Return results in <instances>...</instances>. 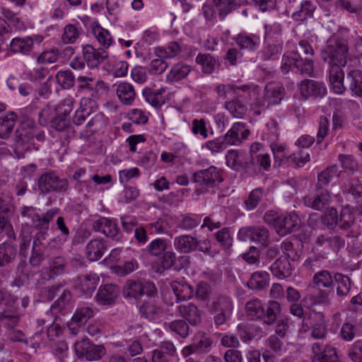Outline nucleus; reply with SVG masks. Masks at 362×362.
Instances as JSON below:
<instances>
[{
	"instance_id": "37",
	"label": "nucleus",
	"mask_w": 362,
	"mask_h": 362,
	"mask_svg": "<svg viewBox=\"0 0 362 362\" xmlns=\"http://www.w3.org/2000/svg\"><path fill=\"white\" fill-rule=\"evenodd\" d=\"M160 255V264L155 262L151 266L152 271L158 274H162L165 269L170 268L175 262V255L170 250Z\"/></svg>"
},
{
	"instance_id": "48",
	"label": "nucleus",
	"mask_w": 362,
	"mask_h": 362,
	"mask_svg": "<svg viewBox=\"0 0 362 362\" xmlns=\"http://www.w3.org/2000/svg\"><path fill=\"white\" fill-rule=\"evenodd\" d=\"M57 83L63 89H70L75 85V76L70 70H61L56 74Z\"/></svg>"
},
{
	"instance_id": "39",
	"label": "nucleus",
	"mask_w": 362,
	"mask_h": 362,
	"mask_svg": "<svg viewBox=\"0 0 362 362\" xmlns=\"http://www.w3.org/2000/svg\"><path fill=\"white\" fill-rule=\"evenodd\" d=\"M271 269L273 274L280 279H285L291 274V263L284 259L282 255L272 264Z\"/></svg>"
},
{
	"instance_id": "64",
	"label": "nucleus",
	"mask_w": 362,
	"mask_h": 362,
	"mask_svg": "<svg viewBox=\"0 0 362 362\" xmlns=\"http://www.w3.org/2000/svg\"><path fill=\"white\" fill-rule=\"evenodd\" d=\"M348 356L351 362H362V340H357L350 346Z\"/></svg>"
},
{
	"instance_id": "52",
	"label": "nucleus",
	"mask_w": 362,
	"mask_h": 362,
	"mask_svg": "<svg viewBox=\"0 0 362 362\" xmlns=\"http://www.w3.org/2000/svg\"><path fill=\"white\" fill-rule=\"evenodd\" d=\"M281 313V305L279 303L275 300H271L269 302L267 310H265L264 323L267 325H273L278 315Z\"/></svg>"
},
{
	"instance_id": "18",
	"label": "nucleus",
	"mask_w": 362,
	"mask_h": 362,
	"mask_svg": "<svg viewBox=\"0 0 362 362\" xmlns=\"http://www.w3.org/2000/svg\"><path fill=\"white\" fill-rule=\"evenodd\" d=\"M226 158L228 166L234 170L250 169V157H247L244 152L231 149L228 151Z\"/></svg>"
},
{
	"instance_id": "33",
	"label": "nucleus",
	"mask_w": 362,
	"mask_h": 362,
	"mask_svg": "<svg viewBox=\"0 0 362 362\" xmlns=\"http://www.w3.org/2000/svg\"><path fill=\"white\" fill-rule=\"evenodd\" d=\"M224 107L230 113V115L238 119H242L247 112V105L245 102L240 100L235 97L233 99L226 101Z\"/></svg>"
},
{
	"instance_id": "61",
	"label": "nucleus",
	"mask_w": 362,
	"mask_h": 362,
	"mask_svg": "<svg viewBox=\"0 0 362 362\" xmlns=\"http://www.w3.org/2000/svg\"><path fill=\"white\" fill-rule=\"evenodd\" d=\"M94 35L103 49H107L112 42V37L110 32L100 26H97L93 30Z\"/></svg>"
},
{
	"instance_id": "31",
	"label": "nucleus",
	"mask_w": 362,
	"mask_h": 362,
	"mask_svg": "<svg viewBox=\"0 0 362 362\" xmlns=\"http://www.w3.org/2000/svg\"><path fill=\"white\" fill-rule=\"evenodd\" d=\"M283 52V42L276 40L275 43L267 44L261 51V59L263 61L278 60Z\"/></svg>"
},
{
	"instance_id": "28",
	"label": "nucleus",
	"mask_w": 362,
	"mask_h": 362,
	"mask_svg": "<svg viewBox=\"0 0 362 362\" xmlns=\"http://www.w3.org/2000/svg\"><path fill=\"white\" fill-rule=\"evenodd\" d=\"M18 119L14 112H10L0 117V139H7L12 134Z\"/></svg>"
},
{
	"instance_id": "43",
	"label": "nucleus",
	"mask_w": 362,
	"mask_h": 362,
	"mask_svg": "<svg viewBox=\"0 0 362 362\" xmlns=\"http://www.w3.org/2000/svg\"><path fill=\"white\" fill-rule=\"evenodd\" d=\"M259 247H268L270 240L269 230L264 226H253V240Z\"/></svg>"
},
{
	"instance_id": "50",
	"label": "nucleus",
	"mask_w": 362,
	"mask_h": 362,
	"mask_svg": "<svg viewBox=\"0 0 362 362\" xmlns=\"http://www.w3.org/2000/svg\"><path fill=\"white\" fill-rule=\"evenodd\" d=\"M81 28L75 25L67 24L64 28L62 40L64 44H73L79 37Z\"/></svg>"
},
{
	"instance_id": "45",
	"label": "nucleus",
	"mask_w": 362,
	"mask_h": 362,
	"mask_svg": "<svg viewBox=\"0 0 362 362\" xmlns=\"http://www.w3.org/2000/svg\"><path fill=\"white\" fill-rule=\"evenodd\" d=\"M195 62L202 66V72L204 74H211L215 69L216 59L210 54L199 53L195 59Z\"/></svg>"
},
{
	"instance_id": "29",
	"label": "nucleus",
	"mask_w": 362,
	"mask_h": 362,
	"mask_svg": "<svg viewBox=\"0 0 362 362\" xmlns=\"http://www.w3.org/2000/svg\"><path fill=\"white\" fill-rule=\"evenodd\" d=\"M116 93L119 101L127 105H130L134 103L136 95L133 86L125 82L120 83L117 86Z\"/></svg>"
},
{
	"instance_id": "23",
	"label": "nucleus",
	"mask_w": 362,
	"mask_h": 362,
	"mask_svg": "<svg viewBox=\"0 0 362 362\" xmlns=\"http://www.w3.org/2000/svg\"><path fill=\"white\" fill-rule=\"evenodd\" d=\"M34 48V40L30 36L15 37L10 42V50L15 54L29 55Z\"/></svg>"
},
{
	"instance_id": "1",
	"label": "nucleus",
	"mask_w": 362,
	"mask_h": 362,
	"mask_svg": "<svg viewBox=\"0 0 362 362\" xmlns=\"http://www.w3.org/2000/svg\"><path fill=\"white\" fill-rule=\"evenodd\" d=\"M349 48L346 41L341 38L330 39L321 52L322 60L328 65H346Z\"/></svg>"
},
{
	"instance_id": "2",
	"label": "nucleus",
	"mask_w": 362,
	"mask_h": 362,
	"mask_svg": "<svg viewBox=\"0 0 362 362\" xmlns=\"http://www.w3.org/2000/svg\"><path fill=\"white\" fill-rule=\"evenodd\" d=\"M37 187L40 194L52 192L64 193L69 187L66 178H60L54 170H48L41 174L37 179Z\"/></svg>"
},
{
	"instance_id": "56",
	"label": "nucleus",
	"mask_w": 362,
	"mask_h": 362,
	"mask_svg": "<svg viewBox=\"0 0 362 362\" xmlns=\"http://www.w3.org/2000/svg\"><path fill=\"white\" fill-rule=\"evenodd\" d=\"M140 312L145 318L149 320H156L160 315L162 310L159 306L152 303L146 302L141 306Z\"/></svg>"
},
{
	"instance_id": "55",
	"label": "nucleus",
	"mask_w": 362,
	"mask_h": 362,
	"mask_svg": "<svg viewBox=\"0 0 362 362\" xmlns=\"http://www.w3.org/2000/svg\"><path fill=\"white\" fill-rule=\"evenodd\" d=\"M181 49L179 44L176 42H171L165 48L158 47L155 48V54L157 57H161L166 59H170L177 56Z\"/></svg>"
},
{
	"instance_id": "4",
	"label": "nucleus",
	"mask_w": 362,
	"mask_h": 362,
	"mask_svg": "<svg viewBox=\"0 0 362 362\" xmlns=\"http://www.w3.org/2000/svg\"><path fill=\"white\" fill-rule=\"evenodd\" d=\"M57 213L58 209H51L40 215L39 210L32 206H25L21 211V216L28 221L27 223L39 230H47L49 223L54 219Z\"/></svg>"
},
{
	"instance_id": "51",
	"label": "nucleus",
	"mask_w": 362,
	"mask_h": 362,
	"mask_svg": "<svg viewBox=\"0 0 362 362\" xmlns=\"http://www.w3.org/2000/svg\"><path fill=\"white\" fill-rule=\"evenodd\" d=\"M315 7L310 1H303L300 4V8L292 14L293 19L303 21L313 16Z\"/></svg>"
},
{
	"instance_id": "27",
	"label": "nucleus",
	"mask_w": 362,
	"mask_h": 362,
	"mask_svg": "<svg viewBox=\"0 0 362 362\" xmlns=\"http://www.w3.org/2000/svg\"><path fill=\"white\" fill-rule=\"evenodd\" d=\"M99 280L96 274H88L79 276L74 284L83 293L90 294L96 288Z\"/></svg>"
},
{
	"instance_id": "16",
	"label": "nucleus",
	"mask_w": 362,
	"mask_h": 362,
	"mask_svg": "<svg viewBox=\"0 0 362 362\" xmlns=\"http://www.w3.org/2000/svg\"><path fill=\"white\" fill-rule=\"evenodd\" d=\"M299 218L295 213L281 214L276 224V232L281 236L295 232L298 228Z\"/></svg>"
},
{
	"instance_id": "19",
	"label": "nucleus",
	"mask_w": 362,
	"mask_h": 362,
	"mask_svg": "<svg viewBox=\"0 0 362 362\" xmlns=\"http://www.w3.org/2000/svg\"><path fill=\"white\" fill-rule=\"evenodd\" d=\"M284 95V86L276 82L268 83L264 90V98L267 101L268 105L279 104Z\"/></svg>"
},
{
	"instance_id": "38",
	"label": "nucleus",
	"mask_w": 362,
	"mask_h": 362,
	"mask_svg": "<svg viewBox=\"0 0 362 362\" xmlns=\"http://www.w3.org/2000/svg\"><path fill=\"white\" fill-rule=\"evenodd\" d=\"M189 66L177 63L173 66L170 72L166 75V79L169 82H177L186 78L191 72Z\"/></svg>"
},
{
	"instance_id": "5",
	"label": "nucleus",
	"mask_w": 362,
	"mask_h": 362,
	"mask_svg": "<svg viewBox=\"0 0 362 362\" xmlns=\"http://www.w3.org/2000/svg\"><path fill=\"white\" fill-rule=\"evenodd\" d=\"M74 349L78 358L86 359L89 361L100 360L107 352L103 345L95 344L88 338L76 341Z\"/></svg>"
},
{
	"instance_id": "20",
	"label": "nucleus",
	"mask_w": 362,
	"mask_h": 362,
	"mask_svg": "<svg viewBox=\"0 0 362 362\" xmlns=\"http://www.w3.org/2000/svg\"><path fill=\"white\" fill-rule=\"evenodd\" d=\"M233 39L240 49L249 52L257 51L260 45V37L255 34L240 33Z\"/></svg>"
},
{
	"instance_id": "21",
	"label": "nucleus",
	"mask_w": 362,
	"mask_h": 362,
	"mask_svg": "<svg viewBox=\"0 0 362 362\" xmlns=\"http://www.w3.org/2000/svg\"><path fill=\"white\" fill-rule=\"evenodd\" d=\"M92 228L96 232H101L107 237L114 238L119 232L118 227L114 220L106 217H100L92 223Z\"/></svg>"
},
{
	"instance_id": "40",
	"label": "nucleus",
	"mask_w": 362,
	"mask_h": 362,
	"mask_svg": "<svg viewBox=\"0 0 362 362\" xmlns=\"http://www.w3.org/2000/svg\"><path fill=\"white\" fill-rule=\"evenodd\" d=\"M245 310L247 316L252 319H262L265 315L263 303L258 298L247 301L245 305Z\"/></svg>"
},
{
	"instance_id": "63",
	"label": "nucleus",
	"mask_w": 362,
	"mask_h": 362,
	"mask_svg": "<svg viewBox=\"0 0 362 362\" xmlns=\"http://www.w3.org/2000/svg\"><path fill=\"white\" fill-rule=\"evenodd\" d=\"M344 187L346 191L355 197H362V184L357 177L350 178Z\"/></svg>"
},
{
	"instance_id": "49",
	"label": "nucleus",
	"mask_w": 362,
	"mask_h": 362,
	"mask_svg": "<svg viewBox=\"0 0 362 362\" xmlns=\"http://www.w3.org/2000/svg\"><path fill=\"white\" fill-rule=\"evenodd\" d=\"M313 283L317 288H329L333 284V279L329 272L322 270L317 272L313 278Z\"/></svg>"
},
{
	"instance_id": "7",
	"label": "nucleus",
	"mask_w": 362,
	"mask_h": 362,
	"mask_svg": "<svg viewBox=\"0 0 362 362\" xmlns=\"http://www.w3.org/2000/svg\"><path fill=\"white\" fill-rule=\"evenodd\" d=\"M250 168L259 170H268L271 166L269 154L266 151L264 146L259 142H254L250 148Z\"/></svg>"
},
{
	"instance_id": "53",
	"label": "nucleus",
	"mask_w": 362,
	"mask_h": 362,
	"mask_svg": "<svg viewBox=\"0 0 362 362\" xmlns=\"http://www.w3.org/2000/svg\"><path fill=\"white\" fill-rule=\"evenodd\" d=\"M269 284V274L267 272H255L248 281V286L251 288L262 289Z\"/></svg>"
},
{
	"instance_id": "8",
	"label": "nucleus",
	"mask_w": 362,
	"mask_h": 362,
	"mask_svg": "<svg viewBox=\"0 0 362 362\" xmlns=\"http://www.w3.org/2000/svg\"><path fill=\"white\" fill-rule=\"evenodd\" d=\"M232 300L226 296H220L213 301L211 305V311L214 315L216 325H221L230 316L233 310Z\"/></svg>"
},
{
	"instance_id": "24",
	"label": "nucleus",
	"mask_w": 362,
	"mask_h": 362,
	"mask_svg": "<svg viewBox=\"0 0 362 362\" xmlns=\"http://www.w3.org/2000/svg\"><path fill=\"white\" fill-rule=\"evenodd\" d=\"M259 95V88L255 85L236 86L235 89V97L245 103L247 105L249 103L255 101Z\"/></svg>"
},
{
	"instance_id": "46",
	"label": "nucleus",
	"mask_w": 362,
	"mask_h": 362,
	"mask_svg": "<svg viewBox=\"0 0 362 362\" xmlns=\"http://www.w3.org/2000/svg\"><path fill=\"white\" fill-rule=\"evenodd\" d=\"M71 295L69 291L64 290L60 297L51 307L52 312H62L70 309L71 305Z\"/></svg>"
},
{
	"instance_id": "10",
	"label": "nucleus",
	"mask_w": 362,
	"mask_h": 362,
	"mask_svg": "<svg viewBox=\"0 0 362 362\" xmlns=\"http://www.w3.org/2000/svg\"><path fill=\"white\" fill-rule=\"evenodd\" d=\"M52 107L49 105L45 106L39 113V120L41 124H46L48 120H50L51 127L57 131L63 132L68 129L70 125L69 117L59 115L55 112L52 117Z\"/></svg>"
},
{
	"instance_id": "26",
	"label": "nucleus",
	"mask_w": 362,
	"mask_h": 362,
	"mask_svg": "<svg viewBox=\"0 0 362 362\" xmlns=\"http://www.w3.org/2000/svg\"><path fill=\"white\" fill-rule=\"evenodd\" d=\"M176 310L191 325H196L201 322V311L193 303L179 305Z\"/></svg>"
},
{
	"instance_id": "17",
	"label": "nucleus",
	"mask_w": 362,
	"mask_h": 362,
	"mask_svg": "<svg viewBox=\"0 0 362 362\" xmlns=\"http://www.w3.org/2000/svg\"><path fill=\"white\" fill-rule=\"evenodd\" d=\"M314 194L305 196L303 199L304 204L317 211H323L327 209L330 199V195L327 189H316Z\"/></svg>"
},
{
	"instance_id": "3",
	"label": "nucleus",
	"mask_w": 362,
	"mask_h": 362,
	"mask_svg": "<svg viewBox=\"0 0 362 362\" xmlns=\"http://www.w3.org/2000/svg\"><path fill=\"white\" fill-rule=\"evenodd\" d=\"M296 68L301 74L311 76L314 71L313 61L308 57L303 59L298 52H287L281 59V71L284 74H288Z\"/></svg>"
},
{
	"instance_id": "15",
	"label": "nucleus",
	"mask_w": 362,
	"mask_h": 362,
	"mask_svg": "<svg viewBox=\"0 0 362 362\" xmlns=\"http://www.w3.org/2000/svg\"><path fill=\"white\" fill-rule=\"evenodd\" d=\"M82 53L85 62L90 69L98 67L108 57V52L105 49H95L90 45L83 46Z\"/></svg>"
},
{
	"instance_id": "41",
	"label": "nucleus",
	"mask_w": 362,
	"mask_h": 362,
	"mask_svg": "<svg viewBox=\"0 0 362 362\" xmlns=\"http://www.w3.org/2000/svg\"><path fill=\"white\" fill-rule=\"evenodd\" d=\"M316 244L319 247L325 248L330 247L333 249H339L345 246V242L339 236H328L321 235L316 238Z\"/></svg>"
},
{
	"instance_id": "42",
	"label": "nucleus",
	"mask_w": 362,
	"mask_h": 362,
	"mask_svg": "<svg viewBox=\"0 0 362 362\" xmlns=\"http://www.w3.org/2000/svg\"><path fill=\"white\" fill-rule=\"evenodd\" d=\"M93 103H95L94 100L88 98H83L81 100L80 107L76 110L72 117L73 123L75 125L79 126L84 123L86 119L89 117L91 113L90 108H88L85 106H86L88 103L91 104Z\"/></svg>"
},
{
	"instance_id": "47",
	"label": "nucleus",
	"mask_w": 362,
	"mask_h": 362,
	"mask_svg": "<svg viewBox=\"0 0 362 362\" xmlns=\"http://www.w3.org/2000/svg\"><path fill=\"white\" fill-rule=\"evenodd\" d=\"M228 146L222 135L205 142L204 144L202 145V148L207 149L211 154L214 155L223 152Z\"/></svg>"
},
{
	"instance_id": "32",
	"label": "nucleus",
	"mask_w": 362,
	"mask_h": 362,
	"mask_svg": "<svg viewBox=\"0 0 362 362\" xmlns=\"http://www.w3.org/2000/svg\"><path fill=\"white\" fill-rule=\"evenodd\" d=\"M213 2L221 20L240 6V0H213Z\"/></svg>"
},
{
	"instance_id": "54",
	"label": "nucleus",
	"mask_w": 362,
	"mask_h": 362,
	"mask_svg": "<svg viewBox=\"0 0 362 362\" xmlns=\"http://www.w3.org/2000/svg\"><path fill=\"white\" fill-rule=\"evenodd\" d=\"M334 279L337 283V296L342 297L346 296L351 289L350 278L348 276L337 273L335 274Z\"/></svg>"
},
{
	"instance_id": "30",
	"label": "nucleus",
	"mask_w": 362,
	"mask_h": 362,
	"mask_svg": "<svg viewBox=\"0 0 362 362\" xmlns=\"http://www.w3.org/2000/svg\"><path fill=\"white\" fill-rule=\"evenodd\" d=\"M346 81L349 90L356 96L362 98V71L351 70L347 74Z\"/></svg>"
},
{
	"instance_id": "62",
	"label": "nucleus",
	"mask_w": 362,
	"mask_h": 362,
	"mask_svg": "<svg viewBox=\"0 0 362 362\" xmlns=\"http://www.w3.org/2000/svg\"><path fill=\"white\" fill-rule=\"evenodd\" d=\"M263 196V192L260 188L253 189L249 194L247 199L244 202L245 208L248 211L255 209L259 204Z\"/></svg>"
},
{
	"instance_id": "36",
	"label": "nucleus",
	"mask_w": 362,
	"mask_h": 362,
	"mask_svg": "<svg viewBox=\"0 0 362 362\" xmlns=\"http://www.w3.org/2000/svg\"><path fill=\"white\" fill-rule=\"evenodd\" d=\"M304 302L310 308L315 305L327 306L331 304V299L329 292L320 289L315 294L307 295L304 298Z\"/></svg>"
},
{
	"instance_id": "44",
	"label": "nucleus",
	"mask_w": 362,
	"mask_h": 362,
	"mask_svg": "<svg viewBox=\"0 0 362 362\" xmlns=\"http://www.w3.org/2000/svg\"><path fill=\"white\" fill-rule=\"evenodd\" d=\"M161 90H155L146 88L143 90V95L146 100L156 108L160 107L164 104Z\"/></svg>"
},
{
	"instance_id": "35",
	"label": "nucleus",
	"mask_w": 362,
	"mask_h": 362,
	"mask_svg": "<svg viewBox=\"0 0 362 362\" xmlns=\"http://www.w3.org/2000/svg\"><path fill=\"white\" fill-rule=\"evenodd\" d=\"M339 175V171L337 165L327 167L318 174L316 189H324V187L327 186L334 177Z\"/></svg>"
},
{
	"instance_id": "25",
	"label": "nucleus",
	"mask_w": 362,
	"mask_h": 362,
	"mask_svg": "<svg viewBox=\"0 0 362 362\" xmlns=\"http://www.w3.org/2000/svg\"><path fill=\"white\" fill-rule=\"evenodd\" d=\"M119 294L118 288L114 284L101 286L95 296L98 303L103 305L112 304Z\"/></svg>"
},
{
	"instance_id": "9",
	"label": "nucleus",
	"mask_w": 362,
	"mask_h": 362,
	"mask_svg": "<svg viewBox=\"0 0 362 362\" xmlns=\"http://www.w3.org/2000/svg\"><path fill=\"white\" fill-rule=\"evenodd\" d=\"M76 81L78 92L88 95L93 98H98L100 90H103L105 92L107 89V84L104 81L96 80L92 77L79 76Z\"/></svg>"
},
{
	"instance_id": "14",
	"label": "nucleus",
	"mask_w": 362,
	"mask_h": 362,
	"mask_svg": "<svg viewBox=\"0 0 362 362\" xmlns=\"http://www.w3.org/2000/svg\"><path fill=\"white\" fill-rule=\"evenodd\" d=\"M300 95L305 98H322L327 93V88L322 82L313 79H304L299 84Z\"/></svg>"
},
{
	"instance_id": "22",
	"label": "nucleus",
	"mask_w": 362,
	"mask_h": 362,
	"mask_svg": "<svg viewBox=\"0 0 362 362\" xmlns=\"http://www.w3.org/2000/svg\"><path fill=\"white\" fill-rule=\"evenodd\" d=\"M33 137V134L30 129L25 128H18L15 132L13 138L14 151L19 156V153L23 156L24 151L29 148L28 143Z\"/></svg>"
},
{
	"instance_id": "13",
	"label": "nucleus",
	"mask_w": 362,
	"mask_h": 362,
	"mask_svg": "<svg viewBox=\"0 0 362 362\" xmlns=\"http://www.w3.org/2000/svg\"><path fill=\"white\" fill-rule=\"evenodd\" d=\"M250 134V131L245 123L235 122L223 136L228 146H239L247 139Z\"/></svg>"
},
{
	"instance_id": "11",
	"label": "nucleus",
	"mask_w": 362,
	"mask_h": 362,
	"mask_svg": "<svg viewBox=\"0 0 362 362\" xmlns=\"http://www.w3.org/2000/svg\"><path fill=\"white\" fill-rule=\"evenodd\" d=\"M193 177L196 183L210 187L218 185L223 180L221 170L214 165H211L206 169L196 171L193 175Z\"/></svg>"
},
{
	"instance_id": "57",
	"label": "nucleus",
	"mask_w": 362,
	"mask_h": 362,
	"mask_svg": "<svg viewBox=\"0 0 362 362\" xmlns=\"http://www.w3.org/2000/svg\"><path fill=\"white\" fill-rule=\"evenodd\" d=\"M310 160L309 153L304 149H300L288 156L287 158V162L292 163L296 167H303L306 163L310 161Z\"/></svg>"
},
{
	"instance_id": "34",
	"label": "nucleus",
	"mask_w": 362,
	"mask_h": 362,
	"mask_svg": "<svg viewBox=\"0 0 362 362\" xmlns=\"http://www.w3.org/2000/svg\"><path fill=\"white\" fill-rule=\"evenodd\" d=\"M171 288L179 300H187L194 295L193 288L188 284L181 281H173L170 284Z\"/></svg>"
},
{
	"instance_id": "12",
	"label": "nucleus",
	"mask_w": 362,
	"mask_h": 362,
	"mask_svg": "<svg viewBox=\"0 0 362 362\" xmlns=\"http://www.w3.org/2000/svg\"><path fill=\"white\" fill-rule=\"evenodd\" d=\"M93 308L88 305L78 306L71 321L68 323V327L73 334H77L79 329L83 326L90 318L94 316Z\"/></svg>"
},
{
	"instance_id": "60",
	"label": "nucleus",
	"mask_w": 362,
	"mask_h": 362,
	"mask_svg": "<svg viewBox=\"0 0 362 362\" xmlns=\"http://www.w3.org/2000/svg\"><path fill=\"white\" fill-rule=\"evenodd\" d=\"M355 220L354 216L349 207L342 209L340 212L339 218L338 217V226L341 229H349Z\"/></svg>"
},
{
	"instance_id": "58",
	"label": "nucleus",
	"mask_w": 362,
	"mask_h": 362,
	"mask_svg": "<svg viewBox=\"0 0 362 362\" xmlns=\"http://www.w3.org/2000/svg\"><path fill=\"white\" fill-rule=\"evenodd\" d=\"M20 320L18 315L14 314L11 311L0 312V325L6 329H13L18 325Z\"/></svg>"
},
{
	"instance_id": "59",
	"label": "nucleus",
	"mask_w": 362,
	"mask_h": 362,
	"mask_svg": "<svg viewBox=\"0 0 362 362\" xmlns=\"http://www.w3.org/2000/svg\"><path fill=\"white\" fill-rule=\"evenodd\" d=\"M75 100L71 97H68L61 101L55 107H52V111L59 115L69 117V115L74 108Z\"/></svg>"
},
{
	"instance_id": "6",
	"label": "nucleus",
	"mask_w": 362,
	"mask_h": 362,
	"mask_svg": "<svg viewBox=\"0 0 362 362\" xmlns=\"http://www.w3.org/2000/svg\"><path fill=\"white\" fill-rule=\"evenodd\" d=\"M157 289L153 283L148 281H127L123 288V295L126 298H140L144 294L148 296H154Z\"/></svg>"
}]
</instances>
